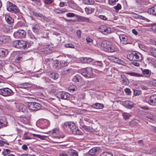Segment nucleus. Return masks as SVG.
<instances>
[{
	"mask_svg": "<svg viewBox=\"0 0 156 156\" xmlns=\"http://www.w3.org/2000/svg\"><path fill=\"white\" fill-rule=\"evenodd\" d=\"M128 58L130 60L140 61L142 59V55L139 53L133 51L129 55Z\"/></svg>",
	"mask_w": 156,
	"mask_h": 156,
	"instance_id": "1",
	"label": "nucleus"
},
{
	"mask_svg": "<svg viewBox=\"0 0 156 156\" xmlns=\"http://www.w3.org/2000/svg\"><path fill=\"white\" fill-rule=\"evenodd\" d=\"M13 94L12 91L9 88H4L0 89V94L4 96H11Z\"/></svg>",
	"mask_w": 156,
	"mask_h": 156,
	"instance_id": "2",
	"label": "nucleus"
},
{
	"mask_svg": "<svg viewBox=\"0 0 156 156\" xmlns=\"http://www.w3.org/2000/svg\"><path fill=\"white\" fill-rule=\"evenodd\" d=\"M7 5L8 7L7 8V10L15 13H17L19 12V10L18 7L15 4H13L11 2H7Z\"/></svg>",
	"mask_w": 156,
	"mask_h": 156,
	"instance_id": "3",
	"label": "nucleus"
},
{
	"mask_svg": "<svg viewBox=\"0 0 156 156\" xmlns=\"http://www.w3.org/2000/svg\"><path fill=\"white\" fill-rule=\"evenodd\" d=\"M82 75L86 78L93 76L92 70L91 68H87L83 69Z\"/></svg>",
	"mask_w": 156,
	"mask_h": 156,
	"instance_id": "4",
	"label": "nucleus"
},
{
	"mask_svg": "<svg viewBox=\"0 0 156 156\" xmlns=\"http://www.w3.org/2000/svg\"><path fill=\"white\" fill-rule=\"evenodd\" d=\"M26 33L23 30H19L15 32L13 34L14 37L16 38H22L25 37Z\"/></svg>",
	"mask_w": 156,
	"mask_h": 156,
	"instance_id": "5",
	"label": "nucleus"
},
{
	"mask_svg": "<svg viewBox=\"0 0 156 156\" xmlns=\"http://www.w3.org/2000/svg\"><path fill=\"white\" fill-rule=\"evenodd\" d=\"M110 45L108 41H104L101 43V47L105 51L108 52V49L110 48Z\"/></svg>",
	"mask_w": 156,
	"mask_h": 156,
	"instance_id": "6",
	"label": "nucleus"
},
{
	"mask_svg": "<svg viewBox=\"0 0 156 156\" xmlns=\"http://www.w3.org/2000/svg\"><path fill=\"white\" fill-rule=\"evenodd\" d=\"M39 104L36 102H32L28 105V108L33 111H36L38 110Z\"/></svg>",
	"mask_w": 156,
	"mask_h": 156,
	"instance_id": "7",
	"label": "nucleus"
},
{
	"mask_svg": "<svg viewBox=\"0 0 156 156\" xmlns=\"http://www.w3.org/2000/svg\"><path fill=\"white\" fill-rule=\"evenodd\" d=\"M148 103L151 105H156V94H153L150 97Z\"/></svg>",
	"mask_w": 156,
	"mask_h": 156,
	"instance_id": "8",
	"label": "nucleus"
},
{
	"mask_svg": "<svg viewBox=\"0 0 156 156\" xmlns=\"http://www.w3.org/2000/svg\"><path fill=\"white\" fill-rule=\"evenodd\" d=\"M65 125L72 130L73 132L76 127L74 123L72 122H67L65 123Z\"/></svg>",
	"mask_w": 156,
	"mask_h": 156,
	"instance_id": "9",
	"label": "nucleus"
},
{
	"mask_svg": "<svg viewBox=\"0 0 156 156\" xmlns=\"http://www.w3.org/2000/svg\"><path fill=\"white\" fill-rule=\"evenodd\" d=\"M27 43L26 41L21 40L20 41L19 49H24L27 48Z\"/></svg>",
	"mask_w": 156,
	"mask_h": 156,
	"instance_id": "10",
	"label": "nucleus"
},
{
	"mask_svg": "<svg viewBox=\"0 0 156 156\" xmlns=\"http://www.w3.org/2000/svg\"><path fill=\"white\" fill-rule=\"evenodd\" d=\"M147 12L150 14L156 16V4L149 9L147 10Z\"/></svg>",
	"mask_w": 156,
	"mask_h": 156,
	"instance_id": "11",
	"label": "nucleus"
},
{
	"mask_svg": "<svg viewBox=\"0 0 156 156\" xmlns=\"http://www.w3.org/2000/svg\"><path fill=\"white\" fill-rule=\"evenodd\" d=\"M58 95L60 96L62 99H66L69 96L68 93L65 92H60L58 93Z\"/></svg>",
	"mask_w": 156,
	"mask_h": 156,
	"instance_id": "12",
	"label": "nucleus"
},
{
	"mask_svg": "<svg viewBox=\"0 0 156 156\" xmlns=\"http://www.w3.org/2000/svg\"><path fill=\"white\" fill-rule=\"evenodd\" d=\"M101 32L105 34V33L108 34L111 32V29L109 27L103 26L100 28Z\"/></svg>",
	"mask_w": 156,
	"mask_h": 156,
	"instance_id": "13",
	"label": "nucleus"
},
{
	"mask_svg": "<svg viewBox=\"0 0 156 156\" xmlns=\"http://www.w3.org/2000/svg\"><path fill=\"white\" fill-rule=\"evenodd\" d=\"M17 108L18 111L22 112H25L27 111V108L26 106L21 104L17 106Z\"/></svg>",
	"mask_w": 156,
	"mask_h": 156,
	"instance_id": "14",
	"label": "nucleus"
},
{
	"mask_svg": "<svg viewBox=\"0 0 156 156\" xmlns=\"http://www.w3.org/2000/svg\"><path fill=\"white\" fill-rule=\"evenodd\" d=\"M123 105L126 108L129 109H130L133 106V102L130 101H124L123 102Z\"/></svg>",
	"mask_w": 156,
	"mask_h": 156,
	"instance_id": "15",
	"label": "nucleus"
},
{
	"mask_svg": "<svg viewBox=\"0 0 156 156\" xmlns=\"http://www.w3.org/2000/svg\"><path fill=\"white\" fill-rule=\"evenodd\" d=\"M48 75L50 78L54 80H57L59 77V75L55 72H52L49 73Z\"/></svg>",
	"mask_w": 156,
	"mask_h": 156,
	"instance_id": "16",
	"label": "nucleus"
},
{
	"mask_svg": "<svg viewBox=\"0 0 156 156\" xmlns=\"http://www.w3.org/2000/svg\"><path fill=\"white\" fill-rule=\"evenodd\" d=\"M121 78L122 79V83L124 85H127L129 83V81L127 77L124 75L122 74L121 76Z\"/></svg>",
	"mask_w": 156,
	"mask_h": 156,
	"instance_id": "17",
	"label": "nucleus"
},
{
	"mask_svg": "<svg viewBox=\"0 0 156 156\" xmlns=\"http://www.w3.org/2000/svg\"><path fill=\"white\" fill-rule=\"evenodd\" d=\"M109 49H108L109 52H113L118 51V47L114 44H111Z\"/></svg>",
	"mask_w": 156,
	"mask_h": 156,
	"instance_id": "18",
	"label": "nucleus"
},
{
	"mask_svg": "<svg viewBox=\"0 0 156 156\" xmlns=\"http://www.w3.org/2000/svg\"><path fill=\"white\" fill-rule=\"evenodd\" d=\"M119 38H120L121 42L123 41L125 42H123V44H126L127 43L126 42L127 40L128 37L125 35H120L119 36Z\"/></svg>",
	"mask_w": 156,
	"mask_h": 156,
	"instance_id": "19",
	"label": "nucleus"
},
{
	"mask_svg": "<svg viewBox=\"0 0 156 156\" xmlns=\"http://www.w3.org/2000/svg\"><path fill=\"white\" fill-rule=\"evenodd\" d=\"M80 123L81 126L85 130L88 131H90L91 130V128L90 127L85 126L84 125L83 119H80Z\"/></svg>",
	"mask_w": 156,
	"mask_h": 156,
	"instance_id": "20",
	"label": "nucleus"
},
{
	"mask_svg": "<svg viewBox=\"0 0 156 156\" xmlns=\"http://www.w3.org/2000/svg\"><path fill=\"white\" fill-rule=\"evenodd\" d=\"M5 20L8 24H12V23L13 20L7 14H5Z\"/></svg>",
	"mask_w": 156,
	"mask_h": 156,
	"instance_id": "21",
	"label": "nucleus"
},
{
	"mask_svg": "<svg viewBox=\"0 0 156 156\" xmlns=\"http://www.w3.org/2000/svg\"><path fill=\"white\" fill-rule=\"evenodd\" d=\"M98 150V148L97 147H95L92 148L88 152L89 154L90 155L93 156L95 155L96 153Z\"/></svg>",
	"mask_w": 156,
	"mask_h": 156,
	"instance_id": "22",
	"label": "nucleus"
},
{
	"mask_svg": "<svg viewBox=\"0 0 156 156\" xmlns=\"http://www.w3.org/2000/svg\"><path fill=\"white\" fill-rule=\"evenodd\" d=\"M7 122L5 119H1L0 120V128L7 126Z\"/></svg>",
	"mask_w": 156,
	"mask_h": 156,
	"instance_id": "23",
	"label": "nucleus"
},
{
	"mask_svg": "<svg viewBox=\"0 0 156 156\" xmlns=\"http://www.w3.org/2000/svg\"><path fill=\"white\" fill-rule=\"evenodd\" d=\"M73 71V70L71 68L66 69L62 71L61 74L62 75H65L69 73H72Z\"/></svg>",
	"mask_w": 156,
	"mask_h": 156,
	"instance_id": "24",
	"label": "nucleus"
},
{
	"mask_svg": "<svg viewBox=\"0 0 156 156\" xmlns=\"http://www.w3.org/2000/svg\"><path fill=\"white\" fill-rule=\"evenodd\" d=\"M149 50L152 56L156 58V48L151 47Z\"/></svg>",
	"mask_w": 156,
	"mask_h": 156,
	"instance_id": "25",
	"label": "nucleus"
},
{
	"mask_svg": "<svg viewBox=\"0 0 156 156\" xmlns=\"http://www.w3.org/2000/svg\"><path fill=\"white\" fill-rule=\"evenodd\" d=\"M69 153L70 156H78V152L76 151L71 150L69 151Z\"/></svg>",
	"mask_w": 156,
	"mask_h": 156,
	"instance_id": "26",
	"label": "nucleus"
},
{
	"mask_svg": "<svg viewBox=\"0 0 156 156\" xmlns=\"http://www.w3.org/2000/svg\"><path fill=\"white\" fill-rule=\"evenodd\" d=\"M72 133L74 134L78 135H81L82 134V132L80 129H78L76 127L72 132Z\"/></svg>",
	"mask_w": 156,
	"mask_h": 156,
	"instance_id": "27",
	"label": "nucleus"
},
{
	"mask_svg": "<svg viewBox=\"0 0 156 156\" xmlns=\"http://www.w3.org/2000/svg\"><path fill=\"white\" fill-rule=\"evenodd\" d=\"M127 74L131 76H134L135 77L143 76L141 74L136 72H129L127 73Z\"/></svg>",
	"mask_w": 156,
	"mask_h": 156,
	"instance_id": "28",
	"label": "nucleus"
},
{
	"mask_svg": "<svg viewBox=\"0 0 156 156\" xmlns=\"http://www.w3.org/2000/svg\"><path fill=\"white\" fill-rule=\"evenodd\" d=\"M32 30L35 33L38 34L39 30V25L36 24L32 27Z\"/></svg>",
	"mask_w": 156,
	"mask_h": 156,
	"instance_id": "29",
	"label": "nucleus"
},
{
	"mask_svg": "<svg viewBox=\"0 0 156 156\" xmlns=\"http://www.w3.org/2000/svg\"><path fill=\"white\" fill-rule=\"evenodd\" d=\"M94 107L97 109H101L104 107V105L102 104L96 103L93 105Z\"/></svg>",
	"mask_w": 156,
	"mask_h": 156,
	"instance_id": "30",
	"label": "nucleus"
},
{
	"mask_svg": "<svg viewBox=\"0 0 156 156\" xmlns=\"http://www.w3.org/2000/svg\"><path fill=\"white\" fill-rule=\"evenodd\" d=\"M142 71L144 75H149V76H150L151 75V72L148 69L142 70Z\"/></svg>",
	"mask_w": 156,
	"mask_h": 156,
	"instance_id": "31",
	"label": "nucleus"
},
{
	"mask_svg": "<svg viewBox=\"0 0 156 156\" xmlns=\"http://www.w3.org/2000/svg\"><path fill=\"white\" fill-rule=\"evenodd\" d=\"M81 80V77L79 75H77L75 76L73 79V81L76 83L79 82Z\"/></svg>",
	"mask_w": 156,
	"mask_h": 156,
	"instance_id": "32",
	"label": "nucleus"
},
{
	"mask_svg": "<svg viewBox=\"0 0 156 156\" xmlns=\"http://www.w3.org/2000/svg\"><path fill=\"white\" fill-rule=\"evenodd\" d=\"M28 36L30 38L33 40L34 41H36L38 37V36L36 37L31 33H29Z\"/></svg>",
	"mask_w": 156,
	"mask_h": 156,
	"instance_id": "33",
	"label": "nucleus"
},
{
	"mask_svg": "<svg viewBox=\"0 0 156 156\" xmlns=\"http://www.w3.org/2000/svg\"><path fill=\"white\" fill-rule=\"evenodd\" d=\"M83 2L85 4H93L94 2V0H83Z\"/></svg>",
	"mask_w": 156,
	"mask_h": 156,
	"instance_id": "34",
	"label": "nucleus"
},
{
	"mask_svg": "<svg viewBox=\"0 0 156 156\" xmlns=\"http://www.w3.org/2000/svg\"><path fill=\"white\" fill-rule=\"evenodd\" d=\"M6 51L4 48H0V57H3L6 54Z\"/></svg>",
	"mask_w": 156,
	"mask_h": 156,
	"instance_id": "35",
	"label": "nucleus"
},
{
	"mask_svg": "<svg viewBox=\"0 0 156 156\" xmlns=\"http://www.w3.org/2000/svg\"><path fill=\"white\" fill-rule=\"evenodd\" d=\"M30 86L31 85L30 84L27 83H25L19 85V87L22 88L30 87Z\"/></svg>",
	"mask_w": 156,
	"mask_h": 156,
	"instance_id": "36",
	"label": "nucleus"
},
{
	"mask_svg": "<svg viewBox=\"0 0 156 156\" xmlns=\"http://www.w3.org/2000/svg\"><path fill=\"white\" fill-rule=\"evenodd\" d=\"M54 11L55 13L57 14L63 13L66 12V11L61 10L58 9H55L54 10Z\"/></svg>",
	"mask_w": 156,
	"mask_h": 156,
	"instance_id": "37",
	"label": "nucleus"
},
{
	"mask_svg": "<svg viewBox=\"0 0 156 156\" xmlns=\"http://www.w3.org/2000/svg\"><path fill=\"white\" fill-rule=\"evenodd\" d=\"M40 20L46 22L48 21V19L42 14H40Z\"/></svg>",
	"mask_w": 156,
	"mask_h": 156,
	"instance_id": "38",
	"label": "nucleus"
},
{
	"mask_svg": "<svg viewBox=\"0 0 156 156\" xmlns=\"http://www.w3.org/2000/svg\"><path fill=\"white\" fill-rule=\"evenodd\" d=\"M122 115L124 119L126 120L129 119L131 116V115H129V113L126 112L123 113L122 114Z\"/></svg>",
	"mask_w": 156,
	"mask_h": 156,
	"instance_id": "39",
	"label": "nucleus"
},
{
	"mask_svg": "<svg viewBox=\"0 0 156 156\" xmlns=\"http://www.w3.org/2000/svg\"><path fill=\"white\" fill-rule=\"evenodd\" d=\"M114 9H115L116 12H118L119 10L121 9L122 8L121 5L119 4L118 3L116 6L114 7Z\"/></svg>",
	"mask_w": 156,
	"mask_h": 156,
	"instance_id": "40",
	"label": "nucleus"
},
{
	"mask_svg": "<svg viewBox=\"0 0 156 156\" xmlns=\"http://www.w3.org/2000/svg\"><path fill=\"white\" fill-rule=\"evenodd\" d=\"M20 41H16L12 43V45L15 48H18Z\"/></svg>",
	"mask_w": 156,
	"mask_h": 156,
	"instance_id": "41",
	"label": "nucleus"
},
{
	"mask_svg": "<svg viewBox=\"0 0 156 156\" xmlns=\"http://www.w3.org/2000/svg\"><path fill=\"white\" fill-rule=\"evenodd\" d=\"M41 52H43L46 53V54L50 53L52 51L51 50H50L48 47H46L44 48V50H42Z\"/></svg>",
	"mask_w": 156,
	"mask_h": 156,
	"instance_id": "42",
	"label": "nucleus"
},
{
	"mask_svg": "<svg viewBox=\"0 0 156 156\" xmlns=\"http://www.w3.org/2000/svg\"><path fill=\"white\" fill-rule=\"evenodd\" d=\"M58 130L56 128L48 132V134H53L54 133L57 134L58 133Z\"/></svg>",
	"mask_w": 156,
	"mask_h": 156,
	"instance_id": "43",
	"label": "nucleus"
},
{
	"mask_svg": "<svg viewBox=\"0 0 156 156\" xmlns=\"http://www.w3.org/2000/svg\"><path fill=\"white\" fill-rule=\"evenodd\" d=\"M147 118L152 120H154L156 119V116L152 114H150L147 116Z\"/></svg>",
	"mask_w": 156,
	"mask_h": 156,
	"instance_id": "44",
	"label": "nucleus"
},
{
	"mask_svg": "<svg viewBox=\"0 0 156 156\" xmlns=\"http://www.w3.org/2000/svg\"><path fill=\"white\" fill-rule=\"evenodd\" d=\"M79 19L82 21L83 22H87L89 21V19L87 17L80 16Z\"/></svg>",
	"mask_w": 156,
	"mask_h": 156,
	"instance_id": "45",
	"label": "nucleus"
},
{
	"mask_svg": "<svg viewBox=\"0 0 156 156\" xmlns=\"http://www.w3.org/2000/svg\"><path fill=\"white\" fill-rule=\"evenodd\" d=\"M86 12H87L88 13H92L94 11V9L92 8H86L85 9Z\"/></svg>",
	"mask_w": 156,
	"mask_h": 156,
	"instance_id": "46",
	"label": "nucleus"
},
{
	"mask_svg": "<svg viewBox=\"0 0 156 156\" xmlns=\"http://www.w3.org/2000/svg\"><path fill=\"white\" fill-rule=\"evenodd\" d=\"M100 156H113V155L110 153L105 152L101 153Z\"/></svg>",
	"mask_w": 156,
	"mask_h": 156,
	"instance_id": "47",
	"label": "nucleus"
},
{
	"mask_svg": "<svg viewBox=\"0 0 156 156\" xmlns=\"http://www.w3.org/2000/svg\"><path fill=\"white\" fill-rule=\"evenodd\" d=\"M61 63L60 62L56 63L54 65V67L56 69H59L61 67Z\"/></svg>",
	"mask_w": 156,
	"mask_h": 156,
	"instance_id": "48",
	"label": "nucleus"
},
{
	"mask_svg": "<svg viewBox=\"0 0 156 156\" xmlns=\"http://www.w3.org/2000/svg\"><path fill=\"white\" fill-rule=\"evenodd\" d=\"M65 46L67 48H75L74 46L71 44H65Z\"/></svg>",
	"mask_w": 156,
	"mask_h": 156,
	"instance_id": "49",
	"label": "nucleus"
},
{
	"mask_svg": "<svg viewBox=\"0 0 156 156\" xmlns=\"http://www.w3.org/2000/svg\"><path fill=\"white\" fill-rule=\"evenodd\" d=\"M112 60L115 62L119 63V59L113 56L112 57Z\"/></svg>",
	"mask_w": 156,
	"mask_h": 156,
	"instance_id": "50",
	"label": "nucleus"
},
{
	"mask_svg": "<svg viewBox=\"0 0 156 156\" xmlns=\"http://www.w3.org/2000/svg\"><path fill=\"white\" fill-rule=\"evenodd\" d=\"M118 0H109V3L112 5H114Z\"/></svg>",
	"mask_w": 156,
	"mask_h": 156,
	"instance_id": "51",
	"label": "nucleus"
},
{
	"mask_svg": "<svg viewBox=\"0 0 156 156\" xmlns=\"http://www.w3.org/2000/svg\"><path fill=\"white\" fill-rule=\"evenodd\" d=\"M77 89V87L76 86H70L69 88V89L73 91H74L76 90Z\"/></svg>",
	"mask_w": 156,
	"mask_h": 156,
	"instance_id": "52",
	"label": "nucleus"
},
{
	"mask_svg": "<svg viewBox=\"0 0 156 156\" xmlns=\"http://www.w3.org/2000/svg\"><path fill=\"white\" fill-rule=\"evenodd\" d=\"M66 16L68 17H72L75 16V14L73 13H68L66 14Z\"/></svg>",
	"mask_w": 156,
	"mask_h": 156,
	"instance_id": "53",
	"label": "nucleus"
},
{
	"mask_svg": "<svg viewBox=\"0 0 156 156\" xmlns=\"http://www.w3.org/2000/svg\"><path fill=\"white\" fill-rule=\"evenodd\" d=\"M150 83L151 84L156 87V80L154 79L150 81Z\"/></svg>",
	"mask_w": 156,
	"mask_h": 156,
	"instance_id": "54",
	"label": "nucleus"
},
{
	"mask_svg": "<svg viewBox=\"0 0 156 156\" xmlns=\"http://www.w3.org/2000/svg\"><path fill=\"white\" fill-rule=\"evenodd\" d=\"M22 58V57L20 56H18L16 57L15 61L16 62H19Z\"/></svg>",
	"mask_w": 156,
	"mask_h": 156,
	"instance_id": "55",
	"label": "nucleus"
},
{
	"mask_svg": "<svg viewBox=\"0 0 156 156\" xmlns=\"http://www.w3.org/2000/svg\"><path fill=\"white\" fill-rule=\"evenodd\" d=\"M77 35L78 37L79 38H80L81 37V32L80 30H78L76 31Z\"/></svg>",
	"mask_w": 156,
	"mask_h": 156,
	"instance_id": "56",
	"label": "nucleus"
},
{
	"mask_svg": "<svg viewBox=\"0 0 156 156\" xmlns=\"http://www.w3.org/2000/svg\"><path fill=\"white\" fill-rule=\"evenodd\" d=\"M52 2V0H45L44 1L45 3L47 4H51Z\"/></svg>",
	"mask_w": 156,
	"mask_h": 156,
	"instance_id": "57",
	"label": "nucleus"
},
{
	"mask_svg": "<svg viewBox=\"0 0 156 156\" xmlns=\"http://www.w3.org/2000/svg\"><path fill=\"white\" fill-rule=\"evenodd\" d=\"M95 64L98 66H102L103 64L102 63V62L101 61H96L95 62Z\"/></svg>",
	"mask_w": 156,
	"mask_h": 156,
	"instance_id": "58",
	"label": "nucleus"
},
{
	"mask_svg": "<svg viewBox=\"0 0 156 156\" xmlns=\"http://www.w3.org/2000/svg\"><path fill=\"white\" fill-rule=\"evenodd\" d=\"M47 137L46 136H42L40 135V139L43 140H45V142H46Z\"/></svg>",
	"mask_w": 156,
	"mask_h": 156,
	"instance_id": "59",
	"label": "nucleus"
},
{
	"mask_svg": "<svg viewBox=\"0 0 156 156\" xmlns=\"http://www.w3.org/2000/svg\"><path fill=\"white\" fill-rule=\"evenodd\" d=\"M124 91L127 94H129L131 93V91L130 89L128 88H126V89H125L124 90Z\"/></svg>",
	"mask_w": 156,
	"mask_h": 156,
	"instance_id": "60",
	"label": "nucleus"
},
{
	"mask_svg": "<svg viewBox=\"0 0 156 156\" xmlns=\"http://www.w3.org/2000/svg\"><path fill=\"white\" fill-rule=\"evenodd\" d=\"M138 145L141 146H142L144 145V144L143 142V141L142 140H140L138 141Z\"/></svg>",
	"mask_w": 156,
	"mask_h": 156,
	"instance_id": "61",
	"label": "nucleus"
},
{
	"mask_svg": "<svg viewBox=\"0 0 156 156\" xmlns=\"http://www.w3.org/2000/svg\"><path fill=\"white\" fill-rule=\"evenodd\" d=\"M86 41L87 42L90 43L92 42L93 41V40L89 37H87L86 39Z\"/></svg>",
	"mask_w": 156,
	"mask_h": 156,
	"instance_id": "62",
	"label": "nucleus"
},
{
	"mask_svg": "<svg viewBox=\"0 0 156 156\" xmlns=\"http://www.w3.org/2000/svg\"><path fill=\"white\" fill-rule=\"evenodd\" d=\"M151 154H152L156 156V148L151 150L150 151Z\"/></svg>",
	"mask_w": 156,
	"mask_h": 156,
	"instance_id": "63",
	"label": "nucleus"
},
{
	"mask_svg": "<svg viewBox=\"0 0 156 156\" xmlns=\"http://www.w3.org/2000/svg\"><path fill=\"white\" fill-rule=\"evenodd\" d=\"M59 156H68V155L66 153L63 152L59 154Z\"/></svg>",
	"mask_w": 156,
	"mask_h": 156,
	"instance_id": "64",
	"label": "nucleus"
}]
</instances>
